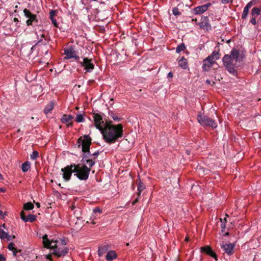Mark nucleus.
I'll return each mask as SVG.
<instances>
[{
	"mask_svg": "<svg viewBox=\"0 0 261 261\" xmlns=\"http://www.w3.org/2000/svg\"><path fill=\"white\" fill-rule=\"evenodd\" d=\"M172 13L175 16H178L181 15V13L179 11L177 8L174 7L172 9Z\"/></svg>",
	"mask_w": 261,
	"mask_h": 261,
	"instance_id": "f704fd0d",
	"label": "nucleus"
},
{
	"mask_svg": "<svg viewBox=\"0 0 261 261\" xmlns=\"http://www.w3.org/2000/svg\"><path fill=\"white\" fill-rule=\"evenodd\" d=\"M3 179V176L1 174H0V179Z\"/></svg>",
	"mask_w": 261,
	"mask_h": 261,
	"instance_id": "13d9d810",
	"label": "nucleus"
},
{
	"mask_svg": "<svg viewBox=\"0 0 261 261\" xmlns=\"http://www.w3.org/2000/svg\"><path fill=\"white\" fill-rule=\"evenodd\" d=\"M93 212L94 213H96L97 212H100V210L98 208H96L94 209Z\"/></svg>",
	"mask_w": 261,
	"mask_h": 261,
	"instance_id": "09e8293b",
	"label": "nucleus"
},
{
	"mask_svg": "<svg viewBox=\"0 0 261 261\" xmlns=\"http://www.w3.org/2000/svg\"><path fill=\"white\" fill-rule=\"evenodd\" d=\"M8 249L13 252V254L14 256H16L17 255V253L18 252H20V250H17V249L15 247V244L13 243H10L8 245Z\"/></svg>",
	"mask_w": 261,
	"mask_h": 261,
	"instance_id": "5701e85b",
	"label": "nucleus"
},
{
	"mask_svg": "<svg viewBox=\"0 0 261 261\" xmlns=\"http://www.w3.org/2000/svg\"><path fill=\"white\" fill-rule=\"evenodd\" d=\"M64 54L65 57L64 59H69L74 58L75 60L78 62L80 60V57L77 55V52L75 50L73 46L66 47L64 49Z\"/></svg>",
	"mask_w": 261,
	"mask_h": 261,
	"instance_id": "6e6552de",
	"label": "nucleus"
},
{
	"mask_svg": "<svg viewBox=\"0 0 261 261\" xmlns=\"http://www.w3.org/2000/svg\"><path fill=\"white\" fill-rule=\"evenodd\" d=\"M99 151H96V152H94V153H91L90 152V153H89V154L87 153V154L88 155H91V158H94V159H95V158H94V157H93V156H95V157L96 158V157L98 156V155L99 154Z\"/></svg>",
	"mask_w": 261,
	"mask_h": 261,
	"instance_id": "e433bc0d",
	"label": "nucleus"
},
{
	"mask_svg": "<svg viewBox=\"0 0 261 261\" xmlns=\"http://www.w3.org/2000/svg\"><path fill=\"white\" fill-rule=\"evenodd\" d=\"M3 214V212L2 210H0V215H2Z\"/></svg>",
	"mask_w": 261,
	"mask_h": 261,
	"instance_id": "4d7b16f0",
	"label": "nucleus"
},
{
	"mask_svg": "<svg viewBox=\"0 0 261 261\" xmlns=\"http://www.w3.org/2000/svg\"><path fill=\"white\" fill-rule=\"evenodd\" d=\"M82 67H84V70L87 72H91L94 68V65L93 63L92 59L85 57L83 59V61H78Z\"/></svg>",
	"mask_w": 261,
	"mask_h": 261,
	"instance_id": "1a4fd4ad",
	"label": "nucleus"
},
{
	"mask_svg": "<svg viewBox=\"0 0 261 261\" xmlns=\"http://www.w3.org/2000/svg\"><path fill=\"white\" fill-rule=\"evenodd\" d=\"M219 58V53L217 51H214L210 56H208L203 61V70L208 71L215 62V61Z\"/></svg>",
	"mask_w": 261,
	"mask_h": 261,
	"instance_id": "20e7f679",
	"label": "nucleus"
},
{
	"mask_svg": "<svg viewBox=\"0 0 261 261\" xmlns=\"http://www.w3.org/2000/svg\"><path fill=\"white\" fill-rule=\"evenodd\" d=\"M56 15V11L51 10L49 13V18H54L55 16Z\"/></svg>",
	"mask_w": 261,
	"mask_h": 261,
	"instance_id": "58836bf2",
	"label": "nucleus"
},
{
	"mask_svg": "<svg viewBox=\"0 0 261 261\" xmlns=\"http://www.w3.org/2000/svg\"><path fill=\"white\" fill-rule=\"evenodd\" d=\"M51 22H52V23L54 24V25L55 27H57L58 28V23L56 20V19H55V18H50Z\"/></svg>",
	"mask_w": 261,
	"mask_h": 261,
	"instance_id": "4c0bfd02",
	"label": "nucleus"
},
{
	"mask_svg": "<svg viewBox=\"0 0 261 261\" xmlns=\"http://www.w3.org/2000/svg\"><path fill=\"white\" fill-rule=\"evenodd\" d=\"M74 168V164H73L62 168L61 171L63 172V177L65 181H67L70 179Z\"/></svg>",
	"mask_w": 261,
	"mask_h": 261,
	"instance_id": "9d476101",
	"label": "nucleus"
},
{
	"mask_svg": "<svg viewBox=\"0 0 261 261\" xmlns=\"http://www.w3.org/2000/svg\"><path fill=\"white\" fill-rule=\"evenodd\" d=\"M206 83L207 84H211V81L209 80L206 81Z\"/></svg>",
	"mask_w": 261,
	"mask_h": 261,
	"instance_id": "603ef678",
	"label": "nucleus"
},
{
	"mask_svg": "<svg viewBox=\"0 0 261 261\" xmlns=\"http://www.w3.org/2000/svg\"><path fill=\"white\" fill-rule=\"evenodd\" d=\"M200 250L202 252H204L213 257L216 258V253L212 250L211 248L208 246L201 247Z\"/></svg>",
	"mask_w": 261,
	"mask_h": 261,
	"instance_id": "6ab92c4d",
	"label": "nucleus"
},
{
	"mask_svg": "<svg viewBox=\"0 0 261 261\" xmlns=\"http://www.w3.org/2000/svg\"><path fill=\"white\" fill-rule=\"evenodd\" d=\"M8 237V233L3 229L0 228V239L2 240L5 239Z\"/></svg>",
	"mask_w": 261,
	"mask_h": 261,
	"instance_id": "c756f323",
	"label": "nucleus"
},
{
	"mask_svg": "<svg viewBox=\"0 0 261 261\" xmlns=\"http://www.w3.org/2000/svg\"><path fill=\"white\" fill-rule=\"evenodd\" d=\"M6 258L3 255L0 253V261H6Z\"/></svg>",
	"mask_w": 261,
	"mask_h": 261,
	"instance_id": "c03bdc74",
	"label": "nucleus"
},
{
	"mask_svg": "<svg viewBox=\"0 0 261 261\" xmlns=\"http://www.w3.org/2000/svg\"><path fill=\"white\" fill-rule=\"evenodd\" d=\"M117 254L115 251L111 250L107 252L106 258L108 261H111L117 257Z\"/></svg>",
	"mask_w": 261,
	"mask_h": 261,
	"instance_id": "412c9836",
	"label": "nucleus"
},
{
	"mask_svg": "<svg viewBox=\"0 0 261 261\" xmlns=\"http://www.w3.org/2000/svg\"><path fill=\"white\" fill-rule=\"evenodd\" d=\"M21 219L24 222H33L36 220V216L34 215L29 214L25 216L23 211L20 213Z\"/></svg>",
	"mask_w": 261,
	"mask_h": 261,
	"instance_id": "f3484780",
	"label": "nucleus"
},
{
	"mask_svg": "<svg viewBox=\"0 0 261 261\" xmlns=\"http://www.w3.org/2000/svg\"><path fill=\"white\" fill-rule=\"evenodd\" d=\"M108 250V246L105 245L99 247L98 250V254L99 256H101L104 254Z\"/></svg>",
	"mask_w": 261,
	"mask_h": 261,
	"instance_id": "393cba45",
	"label": "nucleus"
},
{
	"mask_svg": "<svg viewBox=\"0 0 261 261\" xmlns=\"http://www.w3.org/2000/svg\"><path fill=\"white\" fill-rule=\"evenodd\" d=\"M90 171V168H88L85 164H74L73 173H75L74 175L80 180H87L89 177Z\"/></svg>",
	"mask_w": 261,
	"mask_h": 261,
	"instance_id": "7ed1b4c3",
	"label": "nucleus"
},
{
	"mask_svg": "<svg viewBox=\"0 0 261 261\" xmlns=\"http://www.w3.org/2000/svg\"><path fill=\"white\" fill-rule=\"evenodd\" d=\"M14 21L15 22H18V18H14Z\"/></svg>",
	"mask_w": 261,
	"mask_h": 261,
	"instance_id": "864d4df0",
	"label": "nucleus"
},
{
	"mask_svg": "<svg viewBox=\"0 0 261 261\" xmlns=\"http://www.w3.org/2000/svg\"><path fill=\"white\" fill-rule=\"evenodd\" d=\"M40 38L39 37V35H38V39L39 40L37 44H39V43L40 42H42V44L45 45V44H46L48 42V41L47 40V39L46 38H45L44 39V41H43V40H42V38H45V35L44 33H40Z\"/></svg>",
	"mask_w": 261,
	"mask_h": 261,
	"instance_id": "cd10ccee",
	"label": "nucleus"
},
{
	"mask_svg": "<svg viewBox=\"0 0 261 261\" xmlns=\"http://www.w3.org/2000/svg\"><path fill=\"white\" fill-rule=\"evenodd\" d=\"M211 6L210 3H207L194 8V11L196 14H201L205 12Z\"/></svg>",
	"mask_w": 261,
	"mask_h": 261,
	"instance_id": "dca6fc26",
	"label": "nucleus"
},
{
	"mask_svg": "<svg viewBox=\"0 0 261 261\" xmlns=\"http://www.w3.org/2000/svg\"><path fill=\"white\" fill-rule=\"evenodd\" d=\"M75 121L77 122H82L84 121V118L82 114H78L75 118Z\"/></svg>",
	"mask_w": 261,
	"mask_h": 261,
	"instance_id": "473e14b6",
	"label": "nucleus"
},
{
	"mask_svg": "<svg viewBox=\"0 0 261 261\" xmlns=\"http://www.w3.org/2000/svg\"><path fill=\"white\" fill-rule=\"evenodd\" d=\"M82 162L87 164L90 168L95 163L94 158H91V155H88L86 153L83 154Z\"/></svg>",
	"mask_w": 261,
	"mask_h": 261,
	"instance_id": "2eb2a0df",
	"label": "nucleus"
},
{
	"mask_svg": "<svg viewBox=\"0 0 261 261\" xmlns=\"http://www.w3.org/2000/svg\"><path fill=\"white\" fill-rule=\"evenodd\" d=\"M256 17H251L250 22L253 25H255L256 23Z\"/></svg>",
	"mask_w": 261,
	"mask_h": 261,
	"instance_id": "a19ab883",
	"label": "nucleus"
},
{
	"mask_svg": "<svg viewBox=\"0 0 261 261\" xmlns=\"http://www.w3.org/2000/svg\"><path fill=\"white\" fill-rule=\"evenodd\" d=\"M15 238V236H12V239H14Z\"/></svg>",
	"mask_w": 261,
	"mask_h": 261,
	"instance_id": "052dcab7",
	"label": "nucleus"
},
{
	"mask_svg": "<svg viewBox=\"0 0 261 261\" xmlns=\"http://www.w3.org/2000/svg\"><path fill=\"white\" fill-rule=\"evenodd\" d=\"M6 239H7V241H11L12 239V236L9 235L8 234V237H7V238Z\"/></svg>",
	"mask_w": 261,
	"mask_h": 261,
	"instance_id": "49530a36",
	"label": "nucleus"
},
{
	"mask_svg": "<svg viewBox=\"0 0 261 261\" xmlns=\"http://www.w3.org/2000/svg\"><path fill=\"white\" fill-rule=\"evenodd\" d=\"M185 48H186L185 45L184 43H182V44H180L179 45L177 46V47L176 48V51L178 53H179L181 51L184 50Z\"/></svg>",
	"mask_w": 261,
	"mask_h": 261,
	"instance_id": "7c9ffc66",
	"label": "nucleus"
},
{
	"mask_svg": "<svg viewBox=\"0 0 261 261\" xmlns=\"http://www.w3.org/2000/svg\"><path fill=\"white\" fill-rule=\"evenodd\" d=\"M233 0H221V3L222 4H228L230 2H232Z\"/></svg>",
	"mask_w": 261,
	"mask_h": 261,
	"instance_id": "37998d69",
	"label": "nucleus"
},
{
	"mask_svg": "<svg viewBox=\"0 0 261 261\" xmlns=\"http://www.w3.org/2000/svg\"><path fill=\"white\" fill-rule=\"evenodd\" d=\"M138 200V198H137V199L135 200V201L133 202V204H135V203L137 202Z\"/></svg>",
	"mask_w": 261,
	"mask_h": 261,
	"instance_id": "6e6d98bb",
	"label": "nucleus"
},
{
	"mask_svg": "<svg viewBox=\"0 0 261 261\" xmlns=\"http://www.w3.org/2000/svg\"><path fill=\"white\" fill-rule=\"evenodd\" d=\"M39 156V153L37 151H34L31 154V159L33 160L37 159Z\"/></svg>",
	"mask_w": 261,
	"mask_h": 261,
	"instance_id": "72a5a7b5",
	"label": "nucleus"
},
{
	"mask_svg": "<svg viewBox=\"0 0 261 261\" xmlns=\"http://www.w3.org/2000/svg\"><path fill=\"white\" fill-rule=\"evenodd\" d=\"M168 77H173V74L171 72H170L168 73L167 75Z\"/></svg>",
	"mask_w": 261,
	"mask_h": 261,
	"instance_id": "de8ad7c7",
	"label": "nucleus"
},
{
	"mask_svg": "<svg viewBox=\"0 0 261 261\" xmlns=\"http://www.w3.org/2000/svg\"><path fill=\"white\" fill-rule=\"evenodd\" d=\"M186 241H188V238L186 239Z\"/></svg>",
	"mask_w": 261,
	"mask_h": 261,
	"instance_id": "e2e57ef3",
	"label": "nucleus"
},
{
	"mask_svg": "<svg viewBox=\"0 0 261 261\" xmlns=\"http://www.w3.org/2000/svg\"><path fill=\"white\" fill-rule=\"evenodd\" d=\"M220 220H221V227L222 229V230L223 229H225V228H226V218H225L224 219V221H222V219H220Z\"/></svg>",
	"mask_w": 261,
	"mask_h": 261,
	"instance_id": "c9c22d12",
	"label": "nucleus"
},
{
	"mask_svg": "<svg viewBox=\"0 0 261 261\" xmlns=\"http://www.w3.org/2000/svg\"><path fill=\"white\" fill-rule=\"evenodd\" d=\"M93 118L95 126L98 128L101 132L104 129L106 124H104V121L100 115L97 114H93Z\"/></svg>",
	"mask_w": 261,
	"mask_h": 261,
	"instance_id": "f8f14e48",
	"label": "nucleus"
},
{
	"mask_svg": "<svg viewBox=\"0 0 261 261\" xmlns=\"http://www.w3.org/2000/svg\"><path fill=\"white\" fill-rule=\"evenodd\" d=\"M66 242L64 240H61V242L59 243L57 247L55 248L53 253L58 257L65 256L68 251V249L65 246Z\"/></svg>",
	"mask_w": 261,
	"mask_h": 261,
	"instance_id": "423d86ee",
	"label": "nucleus"
},
{
	"mask_svg": "<svg viewBox=\"0 0 261 261\" xmlns=\"http://www.w3.org/2000/svg\"><path fill=\"white\" fill-rule=\"evenodd\" d=\"M34 204L31 202H27L23 205V208L25 210H31L34 208Z\"/></svg>",
	"mask_w": 261,
	"mask_h": 261,
	"instance_id": "c85d7f7f",
	"label": "nucleus"
},
{
	"mask_svg": "<svg viewBox=\"0 0 261 261\" xmlns=\"http://www.w3.org/2000/svg\"><path fill=\"white\" fill-rule=\"evenodd\" d=\"M41 31H39V33L40 34ZM37 35H38V33H37Z\"/></svg>",
	"mask_w": 261,
	"mask_h": 261,
	"instance_id": "680f3d73",
	"label": "nucleus"
},
{
	"mask_svg": "<svg viewBox=\"0 0 261 261\" xmlns=\"http://www.w3.org/2000/svg\"><path fill=\"white\" fill-rule=\"evenodd\" d=\"M144 188L145 186L143 185V183L140 181L138 185V191L139 195L140 194V193L144 189Z\"/></svg>",
	"mask_w": 261,
	"mask_h": 261,
	"instance_id": "2f4dec72",
	"label": "nucleus"
},
{
	"mask_svg": "<svg viewBox=\"0 0 261 261\" xmlns=\"http://www.w3.org/2000/svg\"><path fill=\"white\" fill-rule=\"evenodd\" d=\"M103 139L108 143L111 144L116 142L119 138L122 137L123 130L122 125H113L107 123L104 129L102 130Z\"/></svg>",
	"mask_w": 261,
	"mask_h": 261,
	"instance_id": "f257e3e1",
	"label": "nucleus"
},
{
	"mask_svg": "<svg viewBox=\"0 0 261 261\" xmlns=\"http://www.w3.org/2000/svg\"><path fill=\"white\" fill-rule=\"evenodd\" d=\"M179 65L183 69H186L187 67V60L184 57L181 58L178 61Z\"/></svg>",
	"mask_w": 261,
	"mask_h": 261,
	"instance_id": "a878e982",
	"label": "nucleus"
},
{
	"mask_svg": "<svg viewBox=\"0 0 261 261\" xmlns=\"http://www.w3.org/2000/svg\"><path fill=\"white\" fill-rule=\"evenodd\" d=\"M252 2H250L248 3L246 6L244 7L241 18L243 19H245L247 17L249 9L252 6Z\"/></svg>",
	"mask_w": 261,
	"mask_h": 261,
	"instance_id": "aec40b11",
	"label": "nucleus"
},
{
	"mask_svg": "<svg viewBox=\"0 0 261 261\" xmlns=\"http://www.w3.org/2000/svg\"><path fill=\"white\" fill-rule=\"evenodd\" d=\"M78 143L82 146V151L84 153H90V146L91 144V139L87 136H85L83 138H80L78 140Z\"/></svg>",
	"mask_w": 261,
	"mask_h": 261,
	"instance_id": "0eeeda50",
	"label": "nucleus"
},
{
	"mask_svg": "<svg viewBox=\"0 0 261 261\" xmlns=\"http://www.w3.org/2000/svg\"><path fill=\"white\" fill-rule=\"evenodd\" d=\"M235 245L233 243H223L221 245V248L223 249L225 253L228 255H232L234 253L233 249Z\"/></svg>",
	"mask_w": 261,
	"mask_h": 261,
	"instance_id": "4468645a",
	"label": "nucleus"
},
{
	"mask_svg": "<svg viewBox=\"0 0 261 261\" xmlns=\"http://www.w3.org/2000/svg\"><path fill=\"white\" fill-rule=\"evenodd\" d=\"M30 168V163L28 161L25 162L21 166V170L23 172H26Z\"/></svg>",
	"mask_w": 261,
	"mask_h": 261,
	"instance_id": "bb28decb",
	"label": "nucleus"
},
{
	"mask_svg": "<svg viewBox=\"0 0 261 261\" xmlns=\"http://www.w3.org/2000/svg\"><path fill=\"white\" fill-rule=\"evenodd\" d=\"M198 122L203 126H210L213 128L217 126L216 122L207 116H202L200 113L197 115Z\"/></svg>",
	"mask_w": 261,
	"mask_h": 261,
	"instance_id": "39448f33",
	"label": "nucleus"
},
{
	"mask_svg": "<svg viewBox=\"0 0 261 261\" xmlns=\"http://www.w3.org/2000/svg\"><path fill=\"white\" fill-rule=\"evenodd\" d=\"M36 205H37V207H38V208L40 207V203L38 202H36Z\"/></svg>",
	"mask_w": 261,
	"mask_h": 261,
	"instance_id": "3c124183",
	"label": "nucleus"
},
{
	"mask_svg": "<svg viewBox=\"0 0 261 261\" xmlns=\"http://www.w3.org/2000/svg\"><path fill=\"white\" fill-rule=\"evenodd\" d=\"M239 51L233 49L229 55H225L222 59L223 65L227 71L234 75L237 73V68L240 62Z\"/></svg>",
	"mask_w": 261,
	"mask_h": 261,
	"instance_id": "f03ea898",
	"label": "nucleus"
},
{
	"mask_svg": "<svg viewBox=\"0 0 261 261\" xmlns=\"http://www.w3.org/2000/svg\"><path fill=\"white\" fill-rule=\"evenodd\" d=\"M73 118V117L70 115H64L61 120L63 123H65L68 126H70L72 125L71 121Z\"/></svg>",
	"mask_w": 261,
	"mask_h": 261,
	"instance_id": "a211bd4d",
	"label": "nucleus"
},
{
	"mask_svg": "<svg viewBox=\"0 0 261 261\" xmlns=\"http://www.w3.org/2000/svg\"><path fill=\"white\" fill-rule=\"evenodd\" d=\"M24 16L29 19L27 20L26 23L28 25H31L33 22H38L37 16L36 15L32 14L30 10L27 9L23 10Z\"/></svg>",
	"mask_w": 261,
	"mask_h": 261,
	"instance_id": "ddd939ff",
	"label": "nucleus"
},
{
	"mask_svg": "<svg viewBox=\"0 0 261 261\" xmlns=\"http://www.w3.org/2000/svg\"><path fill=\"white\" fill-rule=\"evenodd\" d=\"M201 28H206L207 29L208 27H210V25L207 23V22H205L204 23V25H203L202 24L200 25Z\"/></svg>",
	"mask_w": 261,
	"mask_h": 261,
	"instance_id": "79ce46f5",
	"label": "nucleus"
},
{
	"mask_svg": "<svg viewBox=\"0 0 261 261\" xmlns=\"http://www.w3.org/2000/svg\"><path fill=\"white\" fill-rule=\"evenodd\" d=\"M46 258L49 260L50 261H52L53 259H52V258H51V255H50V254H48V255H47L46 256Z\"/></svg>",
	"mask_w": 261,
	"mask_h": 261,
	"instance_id": "a18cd8bd",
	"label": "nucleus"
},
{
	"mask_svg": "<svg viewBox=\"0 0 261 261\" xmlns=\"http://www.w3.org/2000/svg\"><path fill=\"white\" fill-rule=\"evenodd\" d=\"M54 103L53 101H50L49 103L44 108V112L45 114H47L50 112L52 111L54 108Z\"/></svg>",
	"mask_w": 261,
	"mask_h": 261,
	"instance_id": "b1692460",
	"label": "nucleus"
},
{
	"mask_svg": "<svg viewBox=\"0 0 261 261\" xmlns=\"http://www.w3.org/2000/svg\"><path fill=\"white\" fill-rule=\"evenodd\" d=\"M112 118L114 120H116V121H120V119L119 117H118V116L116 115L115 114H113L112 115Z\"/></svg>",
	"mask_w": 261,
	"mask_h": 261,
	"instance_id": "ea45409f",
	"label": "nucleus"
},
{
	"mask_svg": "<svg viewBox=\"0 0 261 261\" xmlns=\"http://www.w3.org/2000/svg\"><path fill=\"white\" fill-rule=\"evenodd\" d=\"M61 242L60 240L51 241H50L46 235H45L43 237V243L44 246L46 248H49L54 251L55 248H56L59 244Z\"/></svg>",
	"mask_w": 261,
	"mask_h": 261,
	"instance_id": "9b49d317",
	"label": "nucleus"
},
{
	"mask_svg": "<svg viewBox=\"0 0 261 261\" xmlns=\"http://www.w3.org/2000/svg\"><path fill=\"white\" fill-rule=\"evenodd\" d=\"M186 152H187V153L188 154H190L189 151H188V150H187Z\"/></svg>",
	"mask_w": 261,
	"mask_h": 261,
	"instance_id": "bf43d9fd",
	"label": "nucleus"
},
{
	"mask_svg": "<svg viewBox=\"0 0 261 261\" xmlns=\"http://www.w3.org/2000/svg\"><path fill=\"white\" fill-rule=\"evenodd\" d=\"M0 192H5V189L4 188H0Z\"/></svg>",
	"mask_w": 261,
	"mask_h": 261,
	"instance_id": "8fccbe9b",
	"label": "nucleus"
},
{
	"mask_svg": "<svg viewBox=\"0 0 261 261\" xmlns=\"http://www.w3.org/2000/svg\"><path fill=\"white\" fill-rule=\"evenodd\" d=\"M2 227H3L5 229H6V225L5 224H3L2 226Z\"/></svg>",
	"mask_w": 261,
	"mask_h": 261,
	"instance_id": "5fc2aeb1",
	"label": "nucleus"
},
{
	"mask_svg": "<svg viewBox=\"0 0 261 261\" xmlns=\"http://www.w3.org/2000/svg\"><path fill=\"white\" fill-rule=\"evenodd\" d=\"M261 12V9L257 7H254L251 12V17H257L260 14Z\"/></svg>",
	"mask_w": 261,
	"mask_h": 261,
	"instance_id": "4be33fe9",
	"label": "nucleus"
}]
</instances>
